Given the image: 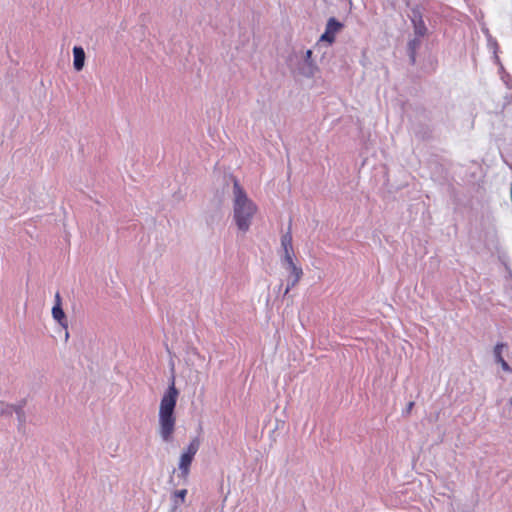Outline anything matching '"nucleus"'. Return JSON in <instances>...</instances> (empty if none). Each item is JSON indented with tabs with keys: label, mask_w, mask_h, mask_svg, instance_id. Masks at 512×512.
Returning a JSON list of instances; mask_svg holds the SVG:
<instances>
[{
	"label": "nucleus",
	"mask_w": 512,
	"mask_h": 512,
	"mask_svg": "<svg viewBox=\"0 0 512 512\" xmlns=\"http://www.w3.org/2000/svg\"><path fill=\"white\" fill-rule=\"evenodd\" d=\"M179 391L172 378L168 388L163 393L158 410V434L164 442H171L176 426L175 408Z\"/></svg>",
	"instance_id": "obj_1"
},
{
	"label": "nucleus",
	"mask_w": 512,
	"mask_h": 512,
	"mask_svg": "<svg viewBox=\"0 0 512 512\" xmlns=\"http://www.w3.org/2000/svg\"><path fill=\"white\" fill-rule=\"evenodd\" d=\"M232 196L233 221L240 232L247 233L258 212V206L237 180L233 183Z\"/></svg>",
	"instance_id": "obj_2"
},
{
	"label": "nucleus",
	"mask_w": 512,
	"mask_h": 512,
	"mask_svg": "<svg viewBox=\"0 0 512 512\" xmlns=\"http://www.w3.org/2000/svg\"><path fill=\"white\" fill-rule=\"evenodd\" d=\"M200 447V441L197 438L192 439L189 444L183 449L180 454L178 461L177 477L186 482L190 473V466L192 461L198 452Z\"/></svg>",
	"instance_id": "obj_3"
},
{
	"label": "nucleus",
	"mask_w": 512,
	"mask_h": 512,
	"mask_svg": "<svg viewBox=\"0 0 512 512\" xmlns=\"http://www.w3.org/2000/svg\"><path fill=\"white\" fill-rule=\"evenodd\" d=\"M282 268L287 273V287L285 289V293H288L290 289H292L294 286L297 285V283L300 281L303 270L302 268L297 264L296 258L295 259H289L280 262Z\"/></svg>",
	"instance_id": "obj_4"
},
{
	"label": "nucleus",
	"mask_w": 512,
	"mask_h": 512,
	"mask_svg": "<svg viewBox=\"0 0 512 512\" xmlns=\"http://www.w3.org/2000/svg\"><path fill=\"white\" fill-rule=\"evenodd\" d=\"M343 27V23L338 21L336 18H329L323 34L319 37L318 43L323 42L328 46L332 45L336 40V36L341 32Z\"/></svg>",
	"instance_id": "obj_5"
},
{
	"label": "nucleus",
	"mask_w": 512,
	"mask_h": 512,
	"mask_svg": "<svg viewBox=\"0 0 512 512\" xmlns=\"http://www.w3.org/2000/svg\"><path fill=\"white\" fill-rule=\"evenodd\" d=\"M295 258L292 235L290 232H287L281 237L280 262Z\"/></svg>",
	"instance_id": "obj_6"
},
{
	"label": "nucleus",
	"mask_w": 512,
	"mask_h": 512,
	"mask_svg": "<svg viewBox=\"0 0 512 512\" xmlns=\"http://www.w3.org/2000/svg\"><path fill=\"white\" fill-rule=\"evenodd\" d=\"M52 317L55 321L59 323L61 327H68L66 315L62 309V301L59 293L55 295V303L54 306L52 307Z\"/></svg>",
	"instance_id": "obj_7"
},
{
	"label": "nucleus",
	"mask_w": 512,
	"mask_h": 512,
	"mask_svg": "<svg viewBox=\"0 0 512 512\" xmlns=\"http://www.w3.org/2000/svg\"><path fill=\"white\" fill-rule=\"evenodd\" d=\"M85 51L81 46H74L73 48V67L79 72L84 68L85 65Z\"/></svg>",
	"instance_id": "obj_8"
},
{
	"label": "nucleus",
	"mask_w": 512,
	"mask_h": 512,
	"mask_svg": "<svg viewBox=\"0 0 512 512\" xmlns=\"http://www.w3.org/2000/svg\"><path fill=\"white\" fill-rule=\"evenodd\" d=\"M504 348L503 344H497L494 348V358L495 361L501 365L502 369L506 372H512V369L508 365V363L502 357V350Z\"/></svg>",
	"instance_id": "obj_9"
},
{
	"label": "nucleus",
	"mask_w": 512,
	"mask_h": 512,
	"mask_svg": "<svg viewBox=\"0 0 512 512\" xmlns=\"http://www.w3.org/2000/svg\"><path fill=\"white\" fill-rule=\"evenodd\" d=\"M319 68L315 62H304L301 72L306 77H313L317 72Z\"/></svg>",
	"instance_id": "obj_10"
},
{
	"label": "nucleus",
	"mask_w": 512,
	"mask_h": 512,
	"mask_svg": "<svg viewBox=\"0 0 512 512\" xmlns=\"http://www.w3.org/2000/svg\"><path fill=\"white\" fill-rule=\"evenodd\" d=\"M15 405L0 401V418H10L14 414Z\"/></svg>",
	"instance_id": "obj_11"
},
{
	"label": "nucleus",
	"mask_w": 512,
	"mask_h": 512,
	"mask_svg": "<svg viewBox=\"0 0 512 512\" xmlns=\"http://www.w3.org/2000/svg\"><path fill=\"white\" fill-rule=\"evenodd\" d=\"M186 495H187L186 489L178 490L172 494V502H173L175 508L179 507L181 504L184 503Z\"/></svg>",
	"instance_id": "obj_12"
},
{
	"label": "nucleus",
	"mask_w": 512,
	"mask_h": 512,
	"mask_svg": "<svg viewBox=\"0 0 512 512\" xmlns=\"http://www.w3.org/2000/svg\"><path fill=\"white\" fill-rule=\"evenodd\" d=\"M14 413L17 416L18 422L20 425H23L25 423V412L20 406H15Z\"/></svg>",
	"instance_id": "obj_13"
},
{
	"label": "nucleus",
	"mask_w": 512,
	"mask_h": 512,
	"mask_svg": "<svg viewBox=\"0 0 512 512\" xmlns=\"http://www.w3.org/2000/svg\"><path fill=\"white\" fill-rule=\"evenodd\" d=\"M312 56H313V51L310 49L306 50L305 55H304V62H315L313 60Z\"/></svg>",
	"instance_id": "obj_14"
},
{
	"label": "nucleus",
	"mask_w": 512,
	"mask_h": 512,
	"mask_svg": "<svg viewBox=\"0 0 512 512\" xmlns=\"http://www.w3.org/2000/svg\"><path fill=\"white\" fill-rule=\"evenodd\" d=\"M424 30H425V28H424V26L422 24L421 25H416V32H417V34L423 35L424 34Z\"/></svg>",
	"instance_id": "obj_15"
},
{
	"label": "nucleus",
	"mask_w": 512,
	"mask_h": 512,
	"mask_svg": "<svg viewBox=\"0 0 512 512\" xmlns=\"http://www.w3.org/2000/svg\"><path fill=\"white\" fill-rule=\"evenodd\" d=\"M413 406V402H410L409 405H408V409L410 410Z\"/></svg>",
	"instance_id": "obj_16"
}]
</instances>
